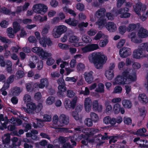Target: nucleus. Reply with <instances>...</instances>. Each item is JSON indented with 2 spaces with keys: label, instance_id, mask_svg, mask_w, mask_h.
Segmentation results:
<instances>
[{
  "label": "nucleus",
  "instance_id": "nucleus-1",
  "mask_svg": "<svg viewBox=\"0 0 148 148\" xmlns=\"http://www.w3.org/2000/svg\"><path fill=\"white\" fill-rule=\"evenodd\" d=\"M136 79L135 71L128 68L124 71L121 75L117 76L114 79L112 84L114 85L127 84L130 83V81H134Z\"/></svg>",
  "mask_w": 148,
  "mask_h": 148
},
{
  "label": "nucleus",
  "instance_id": "nucleus-2",
  "mask_svg": "<svg viewBox=\"0 0 148 148\" xmlns=\"http://www.w3.org/2000/svg\"><path fill=\"white\" fill-rule=\"evenodd\" d=\"M88 58L97 69H101L107 60V56L102 52H94L89 55Z\"/></svg>",
  "mask_w": 148,
  "mask_h": 148
},
{
  "label": "nucleus",
  "instance_id": "nucleus-3",
  "mask_svg": "<svg viewBox=\"0 0 148 148\" xmlns=\"http://www.w3.org/2000/svg\"><path fill=\"white\" fill-rule=\"evenodd\" d=\"M26 106L27 108L23 107L22 109L25 112L30 114L38 112L41 111L42 108V103H39L36 106L34 103L32 102L27 103Z\"/></svg>",
  "mask_w": 148,
  "mask_h": 148
},
{
  "label": "nucleus",
  "instance_id": "nucleus-4",
  "mask_svg": "<svg viewBox=\"0 0 148 148\" xmlns=\"http://www.w3.org/2000/svg\"><path fill=\"white\" fill-rule=\"evenodd\" d=\"M147 45V43H143L140 45L138 49L134 50L133 55V58L136 59H140L145 57V56L143 53V51L145 50Z\"/></svg>",
  "mask_w": 148,
  "mask_h": 148
},
{
  "label": "nucleus",
  "instance_id": "nucleus-5",
  "mask_svg": "<svg viewBox=\"0 0 148 148\" xmlns=\"http://www.w3.org/2000/svg\"><path fill=\"white\" fill-rule=\"evenodd\" d=\"M99 130L97 129L92 128H86L82 130V134H81L82 136H79V139L84 138L87 139L88 137L93 135L96 132H97Z\"/></svg>",
  "mask_w": 148,
  "mask_h": 148
},
{
  "label": "nucleus",
  "instance_id": "nucleus-6",
  "mask_svg": "<svg viewBox=\"0 0 148 148\" xmlns=\"http://www.w3.org/2000/svg\"><path fill=\"white\" fill-rule=\"evenodd\" d=\"M47 8L44 4L39 3L34 5L32 9L36 13L43 14L47 12Z\"/></svg>",
  "mask_w": 148,
  "mask_h": 148
},
{
  "label": "nucleus",
  "instance_id": "nucleus-7",
  "mask_svg": "<svg viewBox=\"0 0 148 148\" xmlns=\"http://www.w3.org/2000/svg\"><path fill=\"white\" fill-rule=\"evenodd\" d=\"M77 99V97H75L72 101H71L69 99H66L64 101V106L67 110H69L70 108H73L75 106Z\"/></svg>",
  "mask_w": 148,
  "mask_h": 148
},
{
  "label": "nucleus",
  "instance_id": "nucleus-8",
  "mask_svg": "<svg viewBox=\"0 0 148 148\" xmlns=\"http://www.w3.org/2000/svg\"><path fill=\"white\" fill-rule=\"evenodd\" d=\"M49 85V83L48 79L46 78L41 79L40 81V83H35L34 84V86L35 88H39L42 89L44 87H48Z\"/></svg>",
  "mask_w": 148,
  "mask_h": 148
},
{
  "label": "nucleus",
  "instance_id": "nucleus-9",
  "mask_svg": "<svg viewBox=\"0 0 148 148\" xmlns=\"http://www.w3.org/2000/svg\"><path fill=\"white\" fill-rule=\"evenodd\" d=\"M129 11V9L127 8H122L120 9L118 11H116L115 10V12L117 14L118 13L121 14L120 15V18H129L130 15V14L127 12Z\"/></svg>",
  "mask_w": 148,
  "mask_h": 148
},
{
  "label": "nucleus",
  "instance_id": "nucleus-10",
  "mask_svg": "<svg viewBox=\"0 0 148 148\" xmlns=\"http://www.w3.org/2000/svg\"><path fill=\"white\" fill-rule=\"evenodd\" d=\"M134 8L135 12L139 16L141 15V12L143 13L146 9L145 5L140 2L136 4L135 7Z\"/></svg>",
  "mask_w": 148,
  "mask_h": 148
},
{
  "label": "nucleus",
  "instance_id": "nucleus-11",
  "mask_svg": "<svg viewBox=\"0 0 148 148\" xmlns=\"http://www.w3.org/2000/svg\"><path fill=\"white\" fill-rule=\"evenodd\" d=\"M9 122L14 125L8 126V129L10 131H12L15 129V125H20L22 123V121L20 119L14 118H12L9 121Z\"/></svg>",
  "mask_w": 148,
  "mask_h": 148
},
{
  "label": "nucleus",
  "instance_id": "nucleus-12",
  "mask_svg": "<svg viewBox=\"0 0 148 148\" xmlns=\"http://www.w3.org/2000/svg\"><path fill=\"white\" fill-rule=\"evenodd\" d=\"M79 39L78 37L72 36L69 37V41L73 44L74 46L78 47L83 45L82 42H79Z\"/></svg>",
  "mask_w": 148,
  "mask_h": 148
},
{
  "label": "nucleus",
  "instance_id": "nucleus-13",
  "mask_svg": "<svg viewBox=\"0 0 148 148\" xmlns=\"http://www.w3.org/2000/svg\"><path fill=\"white\" fill-rule=\"evenodd\" d=\"M69 122V118L64 114H62L59 117L60 124H58V126L62 127L65 125L67 124Z\"/></svg>",
  "mask_w": 148,
  "mask_h": 148
},
{
  "label": "nucleus",
  "instance_id": "nucleus-14",
  "mask_svg": "<svg viewBox=\"0 0 148 148\" xmlns=\"http://www.w3.org/2000/svg\"><path fill=\"white\" fill-rule=\"evenodd\" d=\"M131 51L130 49L127 47H123L120 49L119 51V55L122 58H125L131 55Z\"/></svg>",
  "mask_w": 148,
  "mask_h": 148
},
{
  "label": "nucleus",
  "instance_id": "nucleus-15",
  "mask_svg": "<svg viewBox=\"0 0 148 148\" xmlns=\"http://www.w3.org/2000/svg\"><path fill=\"white\" fill-rule=\"evenodd\" d=\"M103 108L102 106L99 103L98 100H96L93 101L92 109L94 111L101 112Z\"/></svg>",
  "mask_w": 148,
  "mask_h": 148
},
{
  "label": "nucleus",
  "instance_id": "nucleus-16",
  "mask_svg": "<svg viewBox=\"0 0 148 148\" xmlns=\"http://www.w3.org/2000/svg\"><path fill=\"white\" fill-rule=\"evenodd\" d=\"M38 56L41 59L44 60L47 59L49 57H51L52 54L42 49Z\"/></svg>",
  "mask_w": 148,
  "mask_h": 148
},
{
  "label": "nucleus",
  "instance_id": "nucleus-17",
  "mask_svg": "<svg viewBox=\"0 0 148 148\" xmlns=\"http://www.w3.org/2000/svg\"><path fill=\"white\" fill-rule=\"evenodd\" d=\"M128 38L130 39L132 42L138 43L141 42V40L137 36V35L135 32H132L130 33L128 35Z\"/></svg>",
  "mask_w": 148,
  "mask_h": 148
},
{
  "label": "nucleus",
  "instance_id": "nucleus-18",
  "mask_svg": "<svg viewBox=\"0 0 148 148\" xmlns=\"http://www.w3.org/2000/svg\"><path fill=\"white\" fill-rule=\"evenodd\" d=\"M106 27L109 32H115L117 29L116 24L113 22L107 23L106 25Z\"/></svg>",
  "mask_w": 148,
  "mask_h": 148
},
{
  "label": "nucleus",
  "instance_id": "nucleus-19",
  "mask_svg": "<svg viewBox=\"0 0 148 148\" xmlns=\"http://www.w3.org/2000/svg\"><path fill=\"white\" fill-rule=\"evenodd\" d=\"M106 10L104 8H101L95 12V17L97 18H103L105 16Z\"/></svg>",
  "mask_w": 148,
  "mask_h": 148
},
{
  "label": "nucleus",
  "instance_id": "nucleus-20",
  "mask_svg": "<svg viewBox=\"0 0 148 148\" xmlns=\"http://www.w3.org/2000/svg\"><path fill=\"white\" fill-rule=\"evenodd\" d=\"M93 72L92 71L86 72L84 73V77L86 81L88 83H91L93 80Z\"/></svg>",
  "mask_w": 148,
  "mask_h": 148
},
{
  "label": "nucleus",
  "instance_id": "nucleus-21",
  "mask_svg": "<svg viewBox=\"0 0 148 148\" xmlns=\"http://www.w3.org/2000/svg\"><path fill=\"white\" fill-rule=\"evenodd\" d=\"M137 35L140 38H147L148 37V31L143 28H141L138 31Z\"/></svg>",
  "mask_w": 148,
  "mask_h": 148
},
{
  "label": "nucleus",
  "instance_id": "nucleus-22",
  "mask_svg": "<svg viewBox=\"0 0 148 148\" xmlns=\"http://www.w3.org/2000/svg\"><path fill=\"white\" fill-rule=\"evenodd\" d=\"M8 121L6 117L4 118L3 115H0V128L3 130L6 128V124Z\"/></svg>",
  "mask_w": 148,
  "mask_h": 148
},
{
  "label": "nucleus",
  "instance_id": "nucleus-23",
  "mask_svg": "<svg viewBox=\"0 0 148 148\" xmlns=\"http://www.w3.org/2000/svg\"><path fill=\"white\" fill-rule=\"evenodd\" d=\"M103 122L106 124H110L114 125L116 123V121L115 118H111L110 116H108L104 118Z\"/></svg>",
  "mask_w": 148,
  "mask_h": 148
},
{
  "label": "nucleus",
  "instance_id": "nucleus-24",
  "mask_svg": "<svg viewBox=\"0 0 148 148\" xmlns=\"http://www.w3.org/2000/svg\"><path fill=\"white\" fill-rule=\"evenodd\" d=\"M22 91V89L20 88L15 86L12 88L11 89L10 95L12 96H18Z\"/></svg>",
  "mask_w": 148,
  "mask_h": 148
},
{
  "label": "nucleus",
  "instance_id": "nucleus-25",
  "mask_svg": "<svg viewBox=\"0 0 148 148\" xmlns=\"http://www.w3.org/2000/svg\"><path fill=\"white\" fill-rule=\"evenodd\" d=\"M134 141L139 145L141 147H146L148 145V144H145L147 143L146 140H140L139 138H135Z\"/></svg>",
  "mask_w": 148,
  "mask_h": 148
},
{
  "label": "nucleus",
  "instance_id": "nucleus-26",
  "mask_svg": "<svg viewBox=\"0 0 148 148\" xmlns=\"http://www.w3.org/2000/svg\"><path fill=\"white\" fill-rule=\"evenodd\" d=\"M58 91L57 93V95L60 97H63L64 95V92L66 90L64 85H59L58 87Z\"/></svg>",
  "mask_w": 148,
  "mask_h": 148
},
{
  "label": "nucleus",
  "instance_id": "nucleus-27",
  "mask_svg": "<svg viewBox=\"0 0 148 148\" xmlns=\"http://www.w3.org/2000/svg\"><path fill=\"white\" fill-rule=\"evenodd\" d=\"M81 106H77L76 108L75 111L73 112L72 114V116L76 120H78L80 118L78 115V112L81 111Z\"/></svg>",
  "mask_w": 148,
  "mask_h": 148
},
{
  "label": "nucleus",
  "instance_id": "nucleus-28",
  "mask_svg": "<svg viewBox=\"0 0 148 148\" xmlns=\"http://www.w3.org/2000/svg\"><path fill=\"white\" fill-rule=\"evenodd\" d=\"M90 118L94 123L98 122L99 119L98 114L93 112H91L90 113Z\"/></svg>",
  "mask_w": 148,
  "mask_h": 148
},
{
  "label": "nucleus",
  "instance_id": "nucleus-29",
  "mask_svg": "<svg viewBox=\"0 0 148 148\" xmlns=\"http://www.w3.org/2000/svg\"><path fill=\"white\" fill-rule=\"evenodd\" d=\"M106 77L108 79L111 80L114 77V70H107L105 74Z\"/></svg>",
  "mask_w": 148,
  "mask_h": 148
},
{
  "label": "nucleus",
  "instance_id": "nucleus-30",
  "mask_svg": "<svg viewBox=\"0 0 148 148\" xmlns=\"http://www.w3.org/2000/svg\"><path fill=\"white\" fill-rule=\"evenodd\" d=\"M105 135L104 136H102L101 134H99L97 136L95 137L94 140H91L90 141L92 143H97V141L100 139L99 138L100 137H101V138L102 140L108 139L109 138L107 136V134L105 133Z\"/></svg>",
  "mask_w": 148,
  "mask_h": 148
},
{
  "label": "nucleus",
  "instance_id": "nucleus-31",
  "mask_svg": "<svg viewBox=\"0 0 148 148\" xmlns=\"http://www.w3.org/2000/svg\"><path fill=\"white\" fill-rule=\"evenodd\" d=\"M104 85L101 83H99L97 85V86L95 89V91L100 93H103L104 92Z\"/></svg>",
  "mask_w": 148,
  "mask_h": 148
},
{
  "label": "nucleus",
  "instance_id": "nucleus-32",
  "mask_svg": "<svg viewBox=\"0 0 148 148\" xmlns=\"http://www.w3.org/2000/svg\"><path fill=\"white\" fill-rule=\"evenodd\" d=\"M107 23L105 19H99L96 23V24L98 25L99 28L101 29L105 26H106Z\"/></svg>",
  "mask_w": 148,
  "mask_h": 148
},
{
  "label": "nucleus",
  "instance_id": "nucleus-33",
  "mask_svg": "<svg viewBox=\"0 0 148 148\" xmlns=\"http://www.w3.org/2000/svg\"><path fill=\"white\" fill-rule=\"evenodd\" d=\"M101 38H108V36L106 35H105L101 32H99L97 33L95 36L94 37L93 39L95 40H99Z\"/></svg>",
  "mask_w": 148,
  "mask_h": 148
},
{
  "label": "nucleus",
  "instance_id": "nucleus-34",
  "mask_svg": "<svg viewBox=\"0 0 148 148\" xmlns=\"http://www.w3.org/2000/svg\"><path fill=\"white\" fill-rule=\"evenodd\" d=\"M138 99L143 104L146 103L148 102L147 97L144 94H140L138 97Z\"/></svg>",
  "mask_w": 148,
  "mask_h": 148
},
{
  "label": "nucleus",
  "instance_id": "nucleus-35",
  "mask_svg": "<svg viewBox=\"0 0 148 148\" xmlns=\"http://www.w3.org/2000/svg\"><path fill=\"white\" fill-rule=\"evenodd\" d=\"M122 104L125 108H130L132 106V103L128 100L124 99L122 101Z\"/></svg>",
  "mask_w": 148,
  "mask_h": 148
},
{
  "label": "nucleus",
  "instance_id": "nucleus-36",
  "mask_svg": "<svg viewBox=\"0 0 148 148\" xmlns=\"http://www.w3.org/2000/svg\"><path fill=\"white\" fill-rule=\"evenodd\" d=\"M38 60V59L37 56H33L30 60L29 62V66L31 68H34L35 67V65L33 62H36Z\"/></svg>",
  "mask_w": 148,
  "mask_h": 148
},
{
  "label": "nucleus",
  "instance_id": "nucleus-37",
  "mask_svg": "<svg viewBox=\"0 0 148 148\" xmlns=\"http://www.w3.org/2000/svg\"><path fill=\"white\" fill-rule=\"evenodd\" d=\"M14 32L15 33H17L21 29V26L17 21L14 22L12 24Z\"/></svg>",
  "mask_w": 148,
  "mask_h": 148
},
{
  "label": "nucleus",
  "instance_id": "nucleus-38",
  "mask_svg": "<svg viewBox=\"0 0 148 148\" xmlns=\"http://www.w3.org/2000/svg\"><path fill=\"white\" fill-rule=\"evenodd\" d=\"M65 22L67 24L73 26H75L78 23V21L75 19H66Z\"/></svg>",
  "mask_w": 148,
  "mask_h": 148
},
{
  "label": "nucleus",
  "instance_id": "nucleus-39",
  "mask_svg": "<svg viewBox=\"0 0 148 148\" xmlns=\"http://www.w3.org/2000/svg\"><path fill=\"white\" fill-rule=\"evenodd\" d=\"M146 132V130L144 128L140 129L138 130L137 132L134 133V134L142 136H148V135H145L144 133Z\"/></svg>",
  "mask_w": 148,
  "mask_h": 148
},
{
  "label": "nucleus",
  "instance_id": "nucleus-40",
  "mask_svg": "<svg viewBox=\"0 0 148 148\" xmlns=\"http://www.w3.org/2000/svg\"><path fill=\"white\" fill-rule=\"evenodd\" d=\"M52 34L53 36L55 38H59L61 35L56 26L53 29Z\"/></svg>",
  "mask_w": 148,
  "mask_h": 148
},
{
  "label": "nucleus",
  "instance_id": "nucleus-41",
  "mask_svg": "<svg viewBox=\"0 0 148 148\" xmlns=\"http://www.w3.org/2000/svg\"><path fill=\"white\" fill-rule=\"evenodd\" d=\"M56 27L61 35L67 30V27L63 25L56 26Z\"/></svg>",
  "mask_w": 148,
  "mask_h": 148
},
{
  "label": "nucleus",
  "instance_id": "nucleus-42",
  "mask_svg": "<svg viewBox=\"0 0 148 148\" xmlns=\"http://www.w3.org/2000/svg\"><path fill=\"white\" fill-rule=\"evenodd\" d=\"M2 141L5 144L8 143L10 141V135L9 134H5L2 137Z\"/></svg>",
  "mask_w": 148,
  "mask_h": 148
},
{
  "label": "nucleus",
  "instance_id": "nucleus-43",
  "mask_svg": "<svg viewBox=\"0 0 148 148\" xmlns=\"http://www.w3.org/2000/svg\"><path fill=\"white\" fill-rule=\"evenodd\" d=\"M7 33L8 36L10 38H13L14 36V34L15 33L14 32V30L12 29L11 27H9L7 29Z\"/></svg>",
  "mask_w": 148,
  "mask_h": 148
},
{
  "label": "nucleus",
  "instance_id": "nucleus-44",
  "mask_svg": "<svg viewBox=\"0 0 148 148\" xmlns=\"http://www.w3.org/2000/svg\"><path fill=\"white\" fill-rule=\"evenodd\" d=\"M55 98L54 97L51 96L49 97L46 100V104L50 105H52L54 102Z\"/></svg>",
  "mask_w": 148,
  "mask_h": 148
},
{
  "label": "nucleus",
  "instance_id": "nucleus-45",
  "mask_svg": "<svg viewBox=\"0 0 148 148\" xmlns=\"http://www.w3.org/2000/svg\"><path fill=\"white\" fill-rule=\"evenodd\" d=\"M53 125L56 128H58V124H60L59 121H58V116L57 115H54L53 117Z\"/></svg>",
  "mask_w": 148,
  "mask_h": 148
},
{
  "label": "nucleus",
  "instance_id": "nucleus-46",
  "mask_svg": "<svg viewBox=\"0 0 148 148\" xmlns=\"http://www.w3.org/2000/svg\"><path fill=\"white\" fill-rule=\"evenodd\" d=\"M122 90V88L121 86H117L114 88L113 92L115 94H120L121 93Z\"/></svg>",
  "mask_w": 148,
  "mask_h": 148
},
{
  "label": "nucleus",
  "instance_id": "nucleus-47",
  "mask_svg": "<svg viewBox=\"0 0 148 148\" xmlns=\"http://www.w3.org/2000/svg\"><path fill=\"white\" fill-rule=\"evenodd\" d=\"M36 88L34 86V85H33L32 83H27L26 85V88L27 91H30L31 90H34V88Z\"/></svg>",
  "mask_w": 148,
  "mask_h": 148
},
{
  "label": "nucleus",
  "instance_id": "nucleus-48",
  "mask_svg": "<svg viewBox=\"0 0 148 148\" xmlns=\"http://www.w3.org/2000/svg\"><path fill=\"white\" fill-rule=\"evenodd\" d=\"M42 49L40 47H36L32 48L31 50L32 52L38 55Z\"/></svg>",
  "mask_w": 148,
  "mask_h": 148
},
{
  "label": "nucleus",
  "instance_id": "nucleus-49",
  "mask_svg": "<svg viewBox=\"0 0 148 148\" xmlns=\"http://www.w3.org/2000/svg\"><path fill=\"white\" fill-rule=\"evenodd\" d=\"M121 106L118 103L115 104L113 108L115 114H117L120 112Z\"/></svg>",
  "mask_w": 148,
  "mask_h": 148
},
{
  "label": "nucleus",
  "instance_id": "nucleus-50",
  "mask_svg": "<svg viewBox=\"0 0 148 148\" xmlns=\"http://www.w3.org/2000/svg\"><path fill=\"white\" fill-rule=\"evenodd\" d=\"M115 10L113 9V10H112L111 11L112 13L110 12H107L106 14V16L108 18H113L114 16H117V14H115L114 13V12H115Z\"/></svg>",
  "mask_w": 148,
  "mask_h": 148
},
{
  "label": "nucleus",
  "instance_id": "nucleus-51",
  "mask_svg": "<svg viewBox=\"0 0 148 148\" xmlns=\"http://www.w3.org/2000/svg\"><path fill=\"white\" fill-rule=\"evenodd\" d=\"M47 37L42 38L39 40V42L40 45L43 47H46V40L47 39Z\"/></svg>",
  "mask_w": 148,
  "mask_h": 148
},
{
  "label": "nucleus",
  "instance_id": "nucleus-52",
  "mask_svg": "<svg viewBox=\"0 0 148 148\" xmlns=\"http://www.w3.org/2000/svg\"><path fill=\"white\" fill-rule=\"evenodd\" d=\"M108 42V38H105L103 40H101L100 41L99 45L101 47H105Z\"/></svg>",
  "mask_w": 148,
  "mask_h": 148
},
{
  "label": "nucleus",
  "instance_id": "nucleus-53",
  "mask_svg": "<svg viewBox=\"0 0 148 148\" xmlns=\"http://www.w3.org/2000/svg\"><path fill=\"white\" fill-rule=\"evenodd\" d=\"M9 22L6 20H3L0 23L1 27L3 28H6L9 25Z\"/></svg>",
  "mask_w": 148,
  "mask_h": 148
},
{
  "label": "nucleus",
  "instance_id": "nucleus-54",
  "mask_svg": "<svg viewBox=\"0 0 148 148\" xmlns=\"http://www.w3.org/2000/svg\"><path fill=\"white\" fill-rule=\"evenodd\" d=\"M119 33L123 35L126 32L127 30V27L125 26L121 25L119 27Z\"/></svg>",
  "mask_w": 148,
  "mask_h": 148
},
{
  "label": "nucleus",
  "instance_id": "nucleus-55",
  "mask_svg": "<svg viewBox=\"0 0 148 148\" xmlns=\"http://www.w3.org/2000/svg\"><path fill=\"white\" fill-rule=\"evenodd\" d=\"M93 122L90 118H87L84 121L85 124L88 127H90L93 125Z\"/></svg>",
  "mask_w": 148,
  "mask_h": 148
},
{
  "label": "nucleus",
  "instance_id": "nucleus-56",
  "mask_svg": "<svg viewBox=\"0 0 148 148\" xmlns=\"http://www.w3.org/2000/svg\"><path fill=\"white\" fill-rule=\"evenodd\" d=\"M24 73L23 71L19 70L17 71L16 74V77L18 79L23 77L24 76Z\"/></svg>",
  "mask_w": 148,
  "mask_h": 148
},
{
  "label": "nucleus",
  "instance_id": "nucleus-57",
  "mask_svg": "<svg viewBox=\"0 0 148 148\" xmlns=\"http://www.w3.org/2000/svg\"><path fill=\"white\" fill-rule=\"evenodd\" d=\"M132 87L130 86L126 85L125 86V89L126 94L130 95L132 92Z\"/></svg>",
  "mask_w": 148,
  "mask_h": 148
},
{
  "label": "nucleus",
  "instance_id": "nucleus-58",
  "mask_svg": "<svg viewBox=\"0 0 148 148\" xmlns=\"http://www.w3.org/2000/svg\"><path fill=\"white\" fill-rule=\"evenodd\" d=\"M36 120L37 121V125H36V124L34 123H33V126L34 127V128H36L38 126L41 127L42 126V123L43 121L42 120L40 119H36Z\"/></svg>",
  "mask_w": 148,
  "mask_h": 148
},
{
  "label": "nucleus",
  "instance_id": "nucleus-59",
  "mask_svg": "<svg viewBox=\"0 0 148 148\" xmlns=\"http://www.w3.org/2000/svg\"><path fill=\"white\" fill-rule=\"evenodd\" d=\"M23 100L25 103H28L31 101V97L28 95H25L23 97Z\"/></svg>",
  "mask_w": 148,
  "mask_h": 148
},
{
  "label": "nucleus",
  "instance_id": "nucleus-60",
  "mask_svg": "<svg viewBox=\"0 0 148 148\" xmlns=\"http://www.w3.org/2000/svg\"><path fill=\"white\" fill-rule=\"evenodd\" d=\"M136 27V25L134 24H130L128 27L127 30L128 32H130L134 30Z\"/></svg>",
  "mask_w": 148,
  "mask_h": 148
},
{
  "label": "nucleus",
  "instance_id": "nucleus-61",
  "mask_svg": "<svg viewBox=\"0 0 148 148\" xmlns=\"http://www.w3.org/2000/svg\"><path fill=\"white\" fill-rule=\"evenodd\" d=\"M105 106L106 107V111L107 112H109L112 110V107L109 102H106L105 103Z\"/></svg>",
  "mask_w": 148,
  "mask_h": 148
},
{
  "label": "nucleus",
  "instance_id": "nucleus-62",
  "mask_svg": "<svg viewBox=\"0 0 148 148\" xmlns=\"http://www.w3.org/2000/svg\"><path fill=\"white\" fill-rule=\"evenodd\" d=\"M92 103L91 99L89 97H87L84 100V105H92Z\"/></svg>",
  "mask_w": 148,
  "mask_h": 148
},
{
  "label": "nucleus",
  "instance_id": "nucleus-63",
  "mask_svg": "<svg viewBox=\"0 0 148 148\" xmlns=\"http://www.w3.org/2000/svg\"><path fill=\"white\" fill-rule=\"evenodd\" d=\"M82 40L86 43H88L91 41V40L90 37L88 36L84 35L82 37Z\"/></svg>",
  "mask_w": 148,
  "mask_h": 148
},
{
  "label": "nucleus",
  "instance_id": "nucleus-64",
  "mask_svg": "<svg viewBox=\"0 0 148 148\" xmlns=\"http://www.w3.org/2000/svg\"><path fill=\"white\" fill-rule=\"evenodd\" d=\"M51 115L45 114L43 116V121L50 122L51 120Z\"/></svg>",
  "mask_w": 148,
  "mask_h": 148
}]
</instances>
